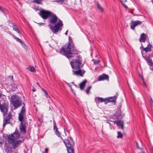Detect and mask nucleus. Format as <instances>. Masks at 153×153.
<instances>
[{"mask_svg":"<svg viewBox=\"0 0 153 153\" xmlns=\"http://www.w3.org/2000/svg\"><path fill=\"white\" fill-rule=\"evenodd\" d=\"M142 153H144V152H142Z\"/></svg>","mask_w":153,"mask_h":153,"instance_id":"44","label":"nucleus"},{"mask_svg":"<svg viewBox=\"0 0 153 153\" xmlns=\"http://www.w3.org/2000/svg\"><path fill=\"white\" fill-rule=\"evenodd\" d=\"M87 82V81L86 80H84L82 82L80 83V89L81 90H83L84 89V87L85 85V84Z\"/></svg>","mask_w":153,"mask_h":153,"instance_id":"15","label":"nucleus"},{"mask_svg":"<svg viewBox=\"0 0 153 153\" xmlns=\"http://www.w3.org/2000/svg\"><path fill=\"white\" fill-rule=\"evenodd\" d=\"M118 135L117 137V138H121L123 137V134H122L120 131L117 132Z\"/></svg>","mask_w":153,"mask_h":153,"instance_id":"22","label":"nucleus"},{"mask_svg":"<svg viewBox=\"0 0 153 153\" xmlns=\"http://www.w3.org/2000/svg\"><path fill=\"white\" fill-rule=\"evenodd\" d=\"M92 60L94 61L95 64L98 65L100 62V61L98 60L93 59Z\"/></svg>","mask_w":153,"mask_h":153,"instance_id":"30","label":"nucleus"},{"mask_svg":"<svg viewBox=\"0 0 153 153\" xmlns=\"http://www.w3.org/2000/svg\"><path fill=\"white\" fill-rule=\"evenodd\" d=\"M53 129H55V128H57L56 126V122L55 121H53Z\"/></svg>","mask_w":153,"mask_h":153,"instance_id":"32","label":"nucleus"},{"mask_svg":"<svg viewBox=\"0 0 153 153\" xmlns=\"http://www.w3.org/2000/svg\"><path fill=\"white\" fill-rule=\"evenodd\" d=\"M20 130L21 133H25V126L23 124L22 122H21L19 126Z\"/></svg>","mask_w":153,"mask_h":153,"instance_id":"10","label":"nucleus"},{"mask_svg":"<svg viewBox=\"0 0 153 153\" xmlns=\"http://www.w3.org/2000/svg\"><path fill=\"white\" fill-rule=\"evenodd\" d=\"M97 6L98 9L101 12H103L104 11V10L103 8L100 5L98 2L97 3Z\"/></svg>","mask_w":153,"mask_h":153,"instance_id":"18","label":"nucleus"},{"mask_svg":"<svg viewBox=\"0 0 153 153\" xmlns=\"http://www.w3.org/2000/svg\"><path fill=\"white\" fill-rule=\"evenodd\" d=\"M24 114H22V113H19V121L21 122H22V121L23 120L24 118Z\"/></svg>","mask_w":153,"mask_h":153,"instance_id":"17","label":"nucleus"},{"mask_svg":"<svg viewBox=\"0 0 153 153\" xmlns=\"http://www.w3.org/2000/svg\"><path fill=\"white\" fill-rule=\"evenodd\" d=\"M60 52L62 54H64L68 59L72 57L75 58L70 62L72 68L74 69H77V70L72 71L73 74L82 76L85 73V71L81 70L79 68L81 63V57L80 56H77L78 52L75 49L72 43H69L68 44L65 45L62 48Z\"/></svg>","mask_w":153,"mask_h":153,"instance_id":"1","label":"nucleus"},{"mask_svg":"<svg viewBox=\"0 0 153 153\" xmlns=\"http://www.w3.org/2000/svg\"><path fill=\"white\" fill-rule=\"evenodd\" d=\"M48 150V148H46L45 150V152L46 153H47Z\"/></svg>","mask_w":153,"mask_h":153,"instance_id":"36","label":"nucleus"},{"mask_svg":"<svg viewBox=\"0 0 153 153\" xmlns=\"http://www.w3.org/2000/svg\"><path fill=\"white\" fill-rule=\"evenodd\" d=\"M27 68L31 72H34L35 70V69L34 67L31 66H29L28 68Z\"/></svg>","mask_w":153,"mask_h":153,"instance_id":"20","label":"nucleus"},{"mask_svg":"<svg viewBox=\"0 0 153 153\" xmlns=\"http://www.w3.org/2000/svg\"><path fill=\"white\" fill-rule=\"evenodd\" d=\"M147 62L150 65H152V60L150 58H148L147 59Z\"/></svg>","mask_w":153,"mask_h":153,"instance_id":"21","label":"nucleus"},{"mask_svg":"<svg viewBox=\"0 0 153 153\" xmlns=\"http://www.w3.org/2000/svg\"><path fill=\"white\" fill-rule=\"evenodd\" d=\"M2 95V94L0 93V97H1Z\"/></svg>","mask_w":153,"mask_h":153,"instance_id":"40","label":"nucleus"},{"mask_svg":"<svg viewBox=\"0 0 153 153\" xmlns=\"http://www.w3.org/2000/svg\"><path fill=\"white\" fill-rule=\"evenodd\" d=\"M5 9L2 8L1 7H0V10L3 13H4V12L5 10Z\"/></svg>","mask_w":153,"mask_h":153,"instance_id":"31","label":"nucleus"},{"mask_svg":"<svg viewBox=\"0 0 153 153\" xmlns=\"http://www.w3.org/2000/svg\"><path fill=\"white\" fill-rule=\"evenodd\" d=\"M152 70L153 71V68L152 69Z\"/></svg>","mask_w":153,"mask_h":153,"instance_id":"48","label":"nucleus"},{"mask_svg":"<svg viewBox=\"0 0 153 153\" xmlns=\"http://www.w3.org/2000/svg\"><path fill=\"white\" fill-rule=\"evenodd\" d=\"M146 39V34L144 33H142L140 37V42H145Z\"/></svg>","mask_w":153,"mask_h":153,"instance_id":"12","label":"nucleus"},{"mask_svg":"<svg viewBox=\"0 0 153 153\" xmlns=\"http://www.w3.org/2000/svg\"><path fill=\"white\" fill-rule=\"evenodd\" d=\"M44 24V23H42V24Z\"/></svg>","mask_w":153,"mask_h":153,"instance_id":"46","label":"nucleus"},{"mask_svg":"<svg viewBox=\"0 0 153 153\" xmlns=\"http://www.w3.org/2000/svg\"><path fill=\"white\" fill-rule=\"evenodd\" d=\"M13 29L14 30L16 31L17 33H20L19 31L16 28V27L15 26L13 25Z\"/></svg>","mask_w":153,"mask_h":153,"instance_id":"29","label":"nucleus"},{"mask_svg":"<svg viewBox=\"0 0 153 153\" xmlns=\"http://www.w3.org/2000/svg\"><path fill=\"white\" fill-rule=\"evenodd\" d=\"M55 1L58 2H59V3L62 4V2H63V0H59L58 1Z\"/></svg>","mask_w":153,"mask_h":153,"instance_id":"34","label":"nucleus"},{"mask_svg":"<svg viewBox=\"0 0 153 153\" xmlns=\"http://www.w3.org/2000/svg\"><path fill=\"white\" fill-rule=\"evenodd\" d=\"M114 123H116L117 125L119 126L122 129L123 128V122L122 121L119 120L117 122L114 121Z\"/></svg>","mask_w":153,"mask_h":153,"instance_id":"13","label":"nucleus"},{"mask_svg":"<svg viewBox=\"0 0 153 153\" xmlns=\"http://www.w3.org/2000/svg\"><path fill=\"white\" fill-rule=\"evenodd\" d=\"M0 108L1 111L3 112L4 115H5L8 110V106L6 104H3L1 105Z\"/></svg>","mask_w":153,"mask_h":153,"instance_id":"7","label":"nucleus"},{"mask_svg":"<svg viewBox=\"0 0 153 153\" xmlns=\"http://www.w3.org/2000/svg\"><path fill=\"white\" fill-rule=\"evenodd\" d=\"M96 99H97L100 102H102L105 101V99L100 97H97V98H96Z\"/></svg>","mask_w":153,"mask_h":153,"instance_id":"23","label":"nucleus"},{"mask_svg":"<svg viewBox=\"0 0 153 153\" xmlns=\"http://www.w3.org/2000/svg\"><path fill=\"white\" fill-rule=\"evenodd\" d=\"M108 78L109 76L107 75L104 74L99 77L98 80L99 81H101L105 79H108Z\"/></svg>","mask_w":153,"mask_h":153,"instance_id":"9","label":"nucleus"},{"mask_svg":"<svg viewBox=\"0 0 153 153\" xmlns=\"http://www.w3.org/2000/svg\"><path fill=\"white\" fill-rule=\"evenodd\" d=\"M5 150L7 153H12V148L9 145H6L4 146Z\"/></svg>","mask_w":153,"mask_h":153,"instance_id":"11","label":"nucleus"},{"mask_svg":"<svg viewBox=\"0 0 153 153\" xmlns=\"http://www.w3.org/2000/svg\"><path fill=\"white\" fill-rule=\"evenodd\" d=\"M150 102V104L152 106H153V101L152 100V98H151V100Z\"/></svg>","mask_w":153,"mask_h":153,"instance_id":"33","label":"nucleus"},{"mask_svg":"<svg viewBox=\"0 0 153 153\" xmlns=\"http://www.w3.org/2000/svg\"><path fill=\"white\" fill-rule=\"evenodd\" d=\"M151 47L152 46L149 44L147 47L143 48V50L145 51L146 53L150 52L151 51Z\"/></svg>","mask_w":153,"mask_h":153,"instance_id":"14","label":"nucleus"},{"mask_svg":"<svg viewBox=\"0 0 153 153\" xmlns=\"http://www.w3.org/2000/svg\"><path fill=\"white\" fill-rule=\"evenodd\" d=\"M42 0H34V2L37 4H41V1Z\"/></svg>","mask_w":153,"mask_h":153,"instance_id":"28","label":"nucleus"},{"mask_svg":"<svg viewBox=\"0 0 153 153\" xmlns=\"http://www.w3.org/2000/svg\"><path fill=\"white\" fill-rule=\"evenodd\" d=\"M132 12H133L132 11L131 12V13H133Z\"/></svg>","mask_w":153,"mask_h":153,"instance_id":"43","label":"nucleus"},{"mask_svg":"<svg viewBox=\"0 0 153 153\" xmlns=\"http://www.w3.org/2000/svg\"><path fill=\"white\" fill-rule=\"evenodd\" d=\"M13 38H14L15 39H16V41H17V42H19L21 44H22V45L24 47H25V46H26V45L24 44H23V42H22V41L21 40V39H20L19 38H18L16 37L15 36H13Z\"/></svg>","mask_w":153,"mask_h":153,"instance_id":"16","label":"nucleus"},{"mask_svg":"<svg viewBox=\"0 0 153 153\" xmlns=\"http://www.w3.org/2000/svg\"><path fill=\"white\" fill-rule=\"evenodd\" d=\"M64 143L66 146L68 150V153H74L73 145L71 143V142L67 140H65L64 141Z\"/></svg>","mask_w":153,"mask_h":153,"instance_id":"5","label":"nucleus"},{"mask_svg":"<svg viewBox=\"0 0 153 153\" xmlns=\"http://www.w3.org/2000/svg\"><path fill=\"white\" fill-rule=\"evenodd\" d=\"M116 97L115 96H114L110 98L109 101L111 102H115V100H116Z\"/></svg>","mask_w":153,"mask_h":153,"instance_id":"24","label":"nucleus"},{"mask_svg":"<svg viewBox=\"0 0 153 153\" xmlns=\"http://www.w3.org/2000/svg\"><path fill=\"white\" fill-rule=\"evenodd\" d=\"M124 6L126 8H127L128 7L126 5H124Z\"/></svg>","mask_w":153,"mask_h":153,"instance_id":"39","label":"nucleus"},{"mask_svg":"<svg viewBox=\"0 0 153 153\" xmlns=\"http://www.w3.org/2000/svg\"><path fill=\"white\" fill-rule=\"evenodd\" d=\"M39 14L43 19H46L48 17L49 24L53 25L58 21V18L57 16L49 11L42 10L40 11ZM51 25H49L51 30L53 33H56L59 30H62L61 27L63 25L62 22L59 19L58 22L54 25V26Z\"/></svg>","mask_w":153,"mask_h":153,"instance_id":"2","label":"nucleus"},{"mask_svg":"<svg viewBox=\"0 0 153 153\" xmlns=\"http://www.w3.org/2000/svg\"><path fill=\"white\" fill-rule=\"evenodd\" d=\"M36 84L39 86V85L38 82H36Z\"/></svg>","mask_w":153,"mask_h":153,"instance_id":"41","label":"nucleus"},{"mask_svg":"<svg viewBox=\"0 0 153 153\" xmlns=\"http://www.w3.org/2000/svg\"><path fill=\"white\" fill-rule=\"evenodd\" d=\"M136 146H137V148L138 149H140V147H139V146H138V143L136 142Z\"/></svg>","mask_w":153,"mask_h":153,"instance_id":"35","label":"nucleus"},{"mask_svg":"<svg viewBox=\"0 0 153 153\" xmlns=\"http://www.w3.org/2000/svg\"><path fill=\"white\" fill-rule=\"evenodd\" d=\"M68 32V30H67V31L65 33V35H67V34Z\"/></svg>","mask_w":153,"mask_h":153,"instance_id":"38","label":"nucleus"},{"mask_svg":"<svg viewBox=\"0 0 153 153\" xmlns=\"http://www.w3.org/2000/svg\"><path fill=\"white\" fill-rule=\"evenodd\" d=\"M54 132L56 135L58 137H60V134L59 132L58 131V128H56L55 129H53Z\"/></svg>","mask_w":153,"mask_h":153,"instance_id":"19","label":"nucleus"},{"mask_svg":"<svg viewBox=\"0 0 153 153\" xmlns=\"http://www.w3.org/2000/svg\"><path fill=\"white\" fill-rule=\"evenodd\" d=\"M142 22L139 20L132 21L130 25L131 28L134 30V28L136 26L140 25L142 23Z\"/></svg>","mask_w":153,"mask_h":153,"instance_id":"6","label":"nucleus"},{"mask_svg":"<svg viewBox=\"0 0 153 153\" xmlns=\"http://www.w3.org/2000/svg\"><path fill=\"white\" fill-rule=\"evenodd\" d=\"M42 90L43 91V92L45 93V96H46V97H47V98H48V97H50V96L48 95L47 92L44 89H43Z\"/></svg>","mask_w":153,"mask_h":153,"instance_id":"27","label":"nucleus"},{"mask_svg":"<svg viewBox=\"0 0 153 153\" xmlns=\"http://www.w3.org/2000/svg\"><path fill=\"white\" fill-rule=\"evenodd\" d=\"M120 0V1H121V0Z\"/></svg>","mask_w":153,"mask_h":153,"instance_id":"47","label":"nucleus"},{"mask_svg":"<svg viewBox=\"0 0 153 153\" xmlns=\"http://www.w3.org/2000/svg\"><path fill=\"white\" fill-rule=\"evenodd\" d=\"M152 153H153V148L152 149Z\"/></svg>","mask_w":153,"mask_h":153,"instance_id":"42","label":"nucleus"},{"mask_svg":"<svg viewBox=\"0 0 153 153\" xmlns=\"http://www.w3.org/2000/svg\"><path fill=\"white\" fill-rule=\"evenodd\" d=\"M70 140H71H71H72L71 139V138H70Z\"/></svg>","mask_w":153,"mask_h":153,"instance_id":"45","label":"nucleus"},{"mask_svg":"<svg viewBox=\"0 0 153 153\" xmlns=\"http://www.w3.org/2000/svg\"><path fill=\"white\" fill-rule=\"evenodd\" d=\"M91 88V86H90L87 88L86 90H85L86 92H87V94H88L89 93V90Z\"/></svg>","mask_w":153,"mask_h":153,"instance_id":"26","label":"nucleus"},{"mask_svg":"<svg viewBox=\"0 0 153 153\" xmlns=\"http://www.w3.org/2000/svg\"><path fill=\"white\" fill-rule=\"evenodd\" d=\"M11 115L10 114H9L7 117L4 120V123L3 124V128H4L5 125L7 124H8L10 123V122L9 121V120L11 118Z\"/></svg>","mask_w":153,"mask_h":153,"instance_id":"8","label":"nucleus"},{"mask_svg":"<svg viewBox=\"0 0 153 153\" xmlns=\"http://www.w3.org/2000/svg\"><path fill=\"white\" fill-rule=\"evenodd\" d=\"M25 108L24 106H22V109L21 110V112L20 113H22L24 114L25 112Z\"/></svg>","mask_w":153,"mask_h":153,"instance_id":"25","label":"nucleus"},{"mask_svg":"<svg viewBox=\"0 0 153 153\" xmlns=\"http://www.w3.org/2000/svg\"><path fill=\"white\" fill-rule=\"evenodd\" d=\"M20 136L19 132L18 131H15L13 134L9 135L8 136V142L9 144L12 145L14 149L19 145L22 142L21 140L15 141V140L18 138Z\"/></svg>","mask_w":153,"mask_h":153,"instance_id":"3","label":"nucleus"},{"mask_svg":"<svg viewBox=\"0 0 153 153\" xmlns=\"http://www.w3.org/2000/svg\"><path fill=\"white\" fill-rule=\"evenodd\" d=\"M11 101L15 108H16L20 106L21 104L20 98L16 95H13L11 96Z\"/></svg>","mask_w":153,"mask_h":153,"instance_id":"4","label":"nucleus"},{"mask_svg":"<svg viewBox=\"0 0 153 153\" xmlns=\"http://www.w3.org/2000/svg\"><path fill=\"white\" fill-rule=\"evenodd\" d=\"M32 91H33V92H35V91H36V90H35V88H33V89Z\"/></svg>","mask_w":153,"mask_h":153,"instance_id":"37","label":"nucleus"}]
</instances>
